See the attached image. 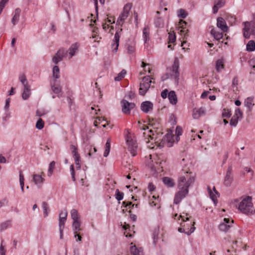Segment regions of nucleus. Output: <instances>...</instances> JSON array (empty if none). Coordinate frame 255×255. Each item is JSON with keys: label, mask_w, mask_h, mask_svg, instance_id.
<instances>
[{"label": "nucleus", "mask_w": 255, "mask_h": 255, "mask_svg": "<svg viewBox=\"0 0 255 255\" xmlns=\"http://www.w3.org/2000/svg\"><path fill=\"white\" fill-rule=\"evenodd\" d=\"M162 181L164 185L168 187H173L174 186V182L173 180L169 177H163L162 178Z\"/></svg>", "instance_id": "7c9ffc66"}, {"label": "nucleus", "mask_w": 255, "mask_h": 255, "mask_svg": "<svg viewBox=\"0 0 255 255\" xmlns=\"http://www.w3.org/2000/svg\"><path fill=\"white\" fill-rule=\"evenodd\" d=\"M234 221L228 218H224L219 225V229L223 232H227L232 228Z\"/></svg>", "instance_id": "1a4fd4ad"}, {"label": "nucleus", "mask_w": 255, "mask_h": 255, "mask_svg": "<svg viewBox=\"0 0 255 255\" xmlns=\"http://www.w3.org/2000/svg\"><path fill=\"white\" fill-rule=\"evenodd\" d=\"M33 180L37 187L40 188L44 181V178L41 175L35 174L33 175Z\"/></svg>", "instance_id": "6ab92c4d"}, {"label": "nucleus", "mask_w": 255, "mask_h": 255, "mask_svg": "<svg viewBox=\"0 0 255 255\" xmlns=\"http://www.w3.org/2000/svg\"><path fill=\"white\" fill-rule=\"evenodd\" d=\"M70 149L73 157H77V158H78V156H80L78 152L77 148L75 145H71L70 146Z\"/></svg>", "instance_id": "de8ad7c7"}, {"label": "nucleus", "mask_w": 255, "mask_h": 255, "mask_svg": "<svg viewBox=\"0 0 255 255\" xmlns=\"http://www.w3.org/2000/svg\"><path fill=\"white\" fill-rule=\"evenodd\" d=\"M31 94L30 86L23 87V90L22 93V98L23 100H27Z\"/></svg>", "instance_id": "393cba45"}, {"label": "nucleus", "mask_w": 255, "mask_h": 255, "mask_svg": "<svg viewBox=\"0 0 255 255\" xmlns=\"http://www.w3.org/2000/svg\"><path fill=\"white\" fill-rule=\"evenodd\" d=\"M80 47L79 42L72 43L67 51V56L69 59L72 58L78 52Z\"/></svg>", "instance_id": "9b49d317"}, {"label": "nucleus", "mask_w": 255, "mask_h": 255, "mask_svg": "<svg viewBox=\"0 0 255 255\" xmlns=\"http://www.w3.org/2000/svg\"><path fill=\"white\" fill-rule=\"evenodd\" d=\"M194 181V177L188 174L186 176H181L178 178L177 183L178 191L175 194L174 204H179L187 196L189 192L188 188Z\"/></svg>", "instance_id": "f257e3e1"}, {"label": "nucleus", "mask_w": 255, "mask_h": 255, "mask_svg": "<svg viewBox=\"0 0 255 255\" xmlns=\"http://www.w3.org/2000/svg\"><path fill=\"white\" fill-rule=\"evenodd\" d=\"M168 39L170 43H174L176 41V36L173 32L168 33Z\"/></svg>", "instance_id": "8fccbe9b"}, {"label": "nucleus", "mask_w": 255, "mask_h": 255, "mask_svg": "<svg viewBox=\"0 0 255 255\" xmlns=\"http://www.w3.org/2000/svg\"><path fill=\"white\" fill-rule=\"evenodd\" d=\"M182 128L179 126H177L175 129V133L177 135V137H176L177 141H178L179 140V136L182 134Z\"/></svg>", "instance_id": "864d4df0"}, {"label": "nucleus", "mask_w": 255, "mask_h": 255, "mask_svg": "<svg viewBox=\"0 0 255 255\" xmlns=\"http://www.w3.org/2000/svg\"><path fill=\"white\" fill-rule=\"evenodd\" d=\"M254 105V97H248L244 101V105L250 111L252 110Z\"/></svg>", "instance_id": "5701e85b"}, {"label": "nucleus", "mask_w": 255, "mask_h": 255, "mask_svg": "<svg viewBox=\"0 0 255 255\" xmlns=\"http://www.w3.org/2000/svg\"><path fill=\"white\" fill-rule=\"evenodd\" d=\"M52 76L55 79H57L60 77V70L58 66H54L52 69Z\"/></svg>", "instance_id": "c9c22d12"}, {"label": "nucleus", "mask_w": 255, "mask_h": 255, "mask_svg": "<svg viewBox=\"0 0 255 255\" xmlns=\"http://www.w3.org/2000/svg\"><path fill=\"white\" fill-rule=\"evenodd\" d=\"M141 66L144 68L145 71H148V73H151V69L149 64H146L142 62Z\"/></svg>", "instance_id": "4d7b16f0"}, {"label": "nucleus", "mask_w": 255, "mask_h": 255, "mask_svg": "<svg viewBox=\"0 0 255 255\" xmlns=\"http://www.w3.org/2000/svg\"><path fill=\"white\" fill-rule=\"evenodd\" d=\"M187 214H185V215H180L179 217L182 218V222L180 223L181 227L178 228V231L180 233H185L186 235L189 236L193 233L195 230V227H194V222H190V225H192V227L189 230V228H186L185 225V222L189 220V218L187 217Z\"/></svg>", "instance_id": "39448f33"}, {"label": "nucleus", "mask_w": 255, "mask_h": 255, "mask_svg": "<svg viewBox=\"0 0 255 255\" xmlns=\"http://www.w3.org/2000/svg\"><path fill=\"white\" fill-rule=\"evenodd\" d=\"M55 165V162L54 161L51 162L49 164L47 173L48 176L50 177L52 175Z\"/></svg>", "instance_id": "79ce46f5"}, {"label": "nucleus", "mask_w": 255, "mask_h": 255, "mask_svg": "<svg viewBox=\"0 0 255 255\" xmlns=\"http://www.w3.org/2000/svg\"><path fill=\"white\" fill-rule=\"evenodd\" d=\"M3 241H2L0 246V255H5L6 250L3 245Z\"/></svg>", "instance_id": "6e6d98bb"}, {"label": "nucleus", "mask_w": 255, "mask_h": 255, "mask_svg": "<svg viewBox=\"0 0 255 255\" xmlns=\"http://www.w3.org/2000/svg\"><path fill=\"white\" fill-rule=\"evenodd\" d=\"M244 24V36L246 38L249 39L250 36L253 35L255 38V14L253 15V20L251 22H245Z\"/></svg>", "instance_id": "20e7f679"}, {"label": "nucleus", "mask_w": 255, "mask_h": 255, "mask_svg": "<svg viewBox=\"0 0 255 255\" xmlns=\"http://www.w3.org/2000/svg\"><path fill=\"white\" fill-rule=\"evenodd\" d=\"M122 112L125 114H129L131 110L135 107V104L133 103L128 102L126 100H123L121 101Z\"/></svg>", "instance_id": "f8f14e48"}, {"label": "nucleus", "mask_w": 255, "mask_h": 255, "mask_svg": "<svg viewBox=\"0 0 255 255\" xmlns=\"http://www.w3.org/2000/svg\"><path fill=\"white\" fill-rule=\"evenodd\" d=\"M70 171L71 172V174L72 176V178L73 181H75V172H74V165H71L70 167Z\"/></svg>", "instance_id": "e2e57ef3"}, {"label": "nucleus", "mask_w": 255, "mask_h": 255, "mask_svg": "<svg viewBox=\"0 0 255 255\" xmlns=\"http://www.w3.org/2000/svg\"><path fill=\"white\" fill-rule=\"evenodd\" d=\"M18 79H19V81L22 84L23 87L30 86L28 84V81H27V80L26 79V78L25 75H24L23 74H20L19 76Z\"/></svg>", "instance_id": "58836bf2"}, {"label": "nucleus", "mask_w": 255, "mask_h": 255, "mask_svg": "<svg viewBox=\"0 0 255 255\" xmlns=\"http://www.w3.org/2000/svg\"><path fill=\"white\" fill-rule=\"evenodd\" d=\"M128 17V15L125 14L123 12H122L121 14L120 15L117 22L119 23V24H123L124 20Z\"/></svg>", "instance_id": "37998d69"}, {"label": "nucleus", "mask_w": 255, "mask_h": 255, "mask_svg": "<svg viewBox=\"0 0 255 255\" xmlns=\"http://www.w3.org/2000/svg\"><path fill=\"white\" fill-rule=\"evenodd\" d=\"M120 36L119 34V32L117 31L114 35V38L112 41L111 44V48L112 51L114 52H116L118 49V47L119 46V41H120Z\"/></svg>", "instance_id": "2eb2a0df"}, {"label": "nucleus", "mask_w": 255, "mask_h": 255, "mask_svg": "<svg viewBox=\"0 0 255 255\" xmlns=\"http://www.w3.org/2000/svg\"><path fill=\"white\" fill-rule=\"evenodd\" d=\"M239 120V119L238 118H236L233 116L230 121V125L231 126L236 127L238 123Z\"/></svg>", "instance_id": "5fc2aeb1"}, {"label": "nucleus", "mask_w": 255, "mask_h": 255, "mask_svg": "<svg viewBox=\"0 0 255 255\" xmlns=\"http://www.w3.org/2000/svg\"><path fill=\"white\" fill-rule=\"evenodd\" d=\"M130 251L133 255H141L142 253L141 249H137L135 245L130 247Z\"/></svg>", "instance_id": "ea45409f"}, {"label": "nucleus", "mask_w": 255, "mask_h": 255, "mask_svg": "<svg viewBox=\"0 0 255 255\" xmlns=\"http://www.w3.org/2000/svg\"><path fill=\"white\" fill-rule=\"evenodd\" d=\"M211 34L214 38L217 40H219L223 38V34L222 32L218 31L217 29L213 28L211 30Z\"/></svg>", "instance_id": "bb28decb"}, {"label": "nucleus", "mask_w": 255, "mask_h": 255, "mask_svg": "<svg viewBox=\"0 0 255 255\" xmlns=\"http://www.w3.org/2000/svg\"><path fill=\"white\" fill-rule=\"evenodd\" d=\"M152 81L150 76H145L143 78L140 83L139 93L140 95L143 96L147 92L151 86Z\"/></svg>", "instance_id": "6e6552de"}, {"label": "nucleus", "mask_w": 255, "mask_h": 255, "mask_svg": "<svg viewBox=\"0 0 255 255\" xmlns=\"http://www.w3.org/2000/svg\"><path fill=\"white\" fill-rule=\"evenodd\" d=\"M74 158L75 163V164L76 166V168L80 169L81 167L80 164V156H78V158H77V157H74Z\"/></svg>", "instance_id": "680f3d73"}, {"label": "nucleus", "mask_w": 255, "mask_h": 255, "mask_svg": "<svg viewBox=\"0 0 255 255\" xmlns=\"http://www.w3.org/2000/svg\"><path fill=\"white\" fill-rule=\"evenodd\" d=\"M80 226H81L80 220L73 221L72 227H73V230L74 233L78 232L81 230Z\"/></svg>", "instance_id": "4c0bfd02"}, {"label": "nucleus", "mask_w": 255, "mask_h": 255, "mask_svg": "<svg viewBox=\"0 0 255 255\" xmlns=\"http://www.w3.org/2000/svg\"><path fill=\"white\" fill-rule=\"evenodd\" d=\"M50 85L52 93L54 94L52 96V98L54 99L56 97L58 98L61 97L62 87L60 86V81L56 79L51 80Z\"/></svg>", "instance_id": "0eeeda50"}, {"label": "nucleus", "mask_w": 255, "mask_h": 255, "mask_svg": "<svg viewBox=\"0 0 255 255\" xmlns=\"http://www.w3.org/2000/svg\"><path fill=\"white\" fill-rule=\"evenodd\" d=\"M168 98L170 103L173 105H175L177 103V97L175 92L174 91H171L168 95Z\"/></svg>", "instance_id": "412c9836"}, {"label": "nucleus", "mask_w": 255, "mask_h": 255, "mask_svg": "<svg viewBox=\"0 0 255 255\" xmlns=\"http://www.w3.org/2000/svg\"><path fill=\"white\" fill-rule=\"evenodd\" d=\"M162 162L158 159H152L150 157L147 162V166L150 169L152 174L162 171Z\"/></svg>", "instance_id": "423d86ee"}, {"label": "nucleus", "mask_w": 255, "mask_h": 255, "mask_svg": "<svg viewBox=\"0 0 255 255\" xmlns=\"http://www.w3.org/2000/svg\"><path fill=\"white\" fill-rule=\"evenodd\" d=\"M224 63L225 61L223 58L216 61L215 68L217 72H221L224 69Z\"/></svg>", "instance_id": "a878e982"}, {"label": "nucleus", "mask_w": 255, "mask_h": 255, "mask_svg": "<svg viewBox=\"0 0 255 255\" xmlns=\"http://www.w3.org/2000/svg\"><path fill=\"white\" fill-rule=\"evenodd\" d=\"M208 190L210 198L216 205L217 203V197L219 196L217 191L216 190L215 187L213 188L214 192H213L210 188H208Z\"/></svg>", "instance_id": "b1692460"}, {"label": "nucleus", "mask_w": 255, "mask_h": 255, "mask_svg": "<svg viewBox=\"0 0 255 255\" xmlns=\"http://www.w3.org/2000/svg\"><path fill=\"white\" fill-rule=\"evenodd\" d=\"M127 50L129 54H132L135 50L134 46L132 45H128L127 47Z\"/></svg>", "instance_id": "0e129e2a"}, {"label": "nucleus", "mask_w": 255, "mask_h": 255, "mask_svg": "<svg viewBox=\"0 0 255 255\" xmlns=\"http://www.w3.org/2000/svg\"><path fill=\"white\" fill-rule=\"evenodd\" d=\"M44 123L41 119H39L36 123V128L38 129H41L44 127Z\"/></svg>", "instance_id": "09e8293b"}, {"label": "nucleus", "mask_w": 255, "mask_h": 255, "mask_svg": "<svg viewBox=\"0 0 255 255\" xmlns=\"http://www.w3.org/2000/svg\"><path fill=\"white\" fill-rule=\"evenodd\" d=\"M180 26L179 28V33L182 36L183 39H186L188 36V29H187L185 27H184V25H186V22L181 20L179 22Z\"/></svg>", "instance_id": "4468645a"}, {"label": "nucleus", "mask_w": 255, "mask_h": 255, "mask_svg": "<svg viewBox=\"0 0 255 255\" xmlns=\"http://www.w3.org/2000/svg\"><path fill=\"white\" fill-rule=\"evenodd\" d=\"M132 4L131 3H127L126 4L123 8V11L122 12L124 13L125 14L128 15V16L129 12L131 8Z\"/></svg>", "instance_id": "a18cd8bd"}, {"label": "nucleus", "mask_w": 255, "mask_h": 255, "mask_svg": "<svg viewBox=\"0 0 255 255\" xmlns=\"http://www.w3.org/2000/svg\"><path fill=\"white\" fill-rule=\"evenodd\" d=\"M178 65L175 64L172 67V72L171 74H166L165 75L162 77V80L164 81L167 79L171 78L174 80L176 83H178L179 72L178 71Z\"/></svg>", "instance_id": "9d476101"}, {"label": "nucleus", "mask_w": 255, "mask_h": 255, "mask_svg": "<svg viewBox=\"0 0 255 255\" xmlns=\"http://www.w3.org/2000/svg\"><path fill=\"white\" fill-rule=\"evenodd\" d=\"M233 180V175L232 174V168L231 167H228L224 178V185L227 187L230 186L232 183Z\"/></svg>", "instance_id": "ddd939ff"}, {"label": "nucleus", "mask_w": 255, "mask_h": 255, "mask_svg": "<svg viewBox=\"0 0 255 255\" xmlns=\"http://www.w3.org/2000/svg\"><path fill=\"white\" fill-rule=\"evenodd\" d=\"M246 50L249 52L255 50V42L254 40H250L246 45Z\"/></svg>", "instance_id": "473e14b6"}, {"label": "nucleus", "mask_w": 255, "mask_h": 255, "mask_svg": "<svg viewBox=\"0 0 255 255\" xmlns=\"http://www.w3.org/2000/svg\"><path fill=\"white\" fill-rule=\"evenodd\" d=\"M123 205L129 209H132L134 206V204H132V203L130 202L124 201Z\"/></svg>", "instance_id": "13d9d810"}, {"label": "nucleus", "mask_w": 255, "mask_h": 255, "mask_svg": "<svg viewBox=\"0 0 255 255\" xmlns=\"http://www.w3.org/2000/svg\"><path fill=\"white\" fill-rule=\"evenodd\" d=\"M71 218L73 220V221H79L80 217L78 214V211L76 209H72L70 212Z\"/></svg>", "instance_id": "e433bc0d"}, {"label": "nucleus", "mask_w": 255, "mask_h": 255, "mask_svg": "<svg viewBox=\"0 0 255 255\" xmlns=\"http://www.w3.org/2000/svg\"><path fill=\"white\" fill-rule=\"evenodd\" d=\"M127 73V72L125 70L123 69L121 72H120L118 76L115 77V80L116 81H121L123 78H124L126 74Z\"/></svg>", "instance_id": "c03bdc74"}, {"label": "nucleus", "mask_w": 255, "mask_h": 255, "mask_svg": "<svg viewBox=\"0 0 255 255\" xmlns=\"http://www.w3.org/2000/svg\"><path fill=\"white\" fill-rule=\"evenodd\" d=\"M10 102V98H7L5 100V103L4 107V109L5 111H8L9 107V104Z\"/></svg>", "instance_id": "052dcab7"}, {"label": "nucleus", "mask_w": 255, "mask_h": 255, "mask_svg": "<svg viewBox=\"0 0 255 255\" xmlns=\"http://www.w3.org/2000/svg\"><path fill=\"white\" fill-rule=\"evenodd\" d=\"M231 116V114L230 113V111L229 110H225L224 109L223 113H222V116L224 118H228L230 117Z\"/></svg>", "instance_id": "bf43d9fd"}, {"label": "nucleus", "mask_w": 255, "mask_h": 255, "mask_svg": "<svg viewBox=\"0 0 255 255\" xmlns=\"http://www.w3.org/2000/svg\"><path fill=\"white\" fill-rule=\"evenodd\" d=\"M205 114L204 109L200 108L193 110L192 117L194 119H198Z\"/></svg>", "instance_id": "4be33fe9"}, {"label": "nucleus", "mask_w": 255, "mask_h": 255, "mask_svg": "<svg viewBox=\"0 0 255 255\" xmlns=\"http://www.w3.org/2000/svg\"><path fill=\"white\" fill-rule=\"evenodd\" d=\"M238 208L241 212L247 215H253L255 213L252 199L250 196H246L243 198L239 203Z\"/></svg>", "instance_id": "f03ea898"}, {"label": "nucleus", "mask_w": 255, "mask_h": 255, "mask_svg": "<svg viewBox=\"0 0 255 255\" xmlns=\"http://www.w3.org/2000/svg\"><path fill=\"white\" fill-rule=\"evenodd\" d=\"M126 141L128 151L132 156H135L138 150V145L136 138L133 135L128 134L126 136Z\"/></svg>", "instance_id": "7ed1b4c3"}, {"label": "nucleus", "mask_w": 255, "mask_h": 255, "mask_svg": "<svg viewBox=\"0 0 255 255\" xmlns=\"http://www.w3.org/2000/svg\"><path fill=\"white\" fill-rule=\"evenodd\" d=\"M168 91L167 89H164L161 93V96L163 99H165L168 97Z\"/></svg>", "instance_id": "69168bd1"}, {"label": "nucleus", "mask_w": 255, "mask_h": 255, "mask_svg": "<svg viewBox=\"0 0 255 255\" xmlns=\"http://www.w3.org/2000/svg\"><path fill=\"white\" fill-rule=\"evenodd\" d=\"M11 226V221L9 220L5 221L0 225V231H3Z\"/></svg>", "instance_id": "2f4dec72"}, {"label": "nucleus", "mask_w": 255, "mask_h": 255, "mask_svg": "<svg viewBox=\"0 0 255 255\" xmlns=\"http://www.w3.org/2000/svg\"><path fill=\"white\" fill-rule=\"evenodd\" d=\"M149 28L148 26L145 27L142 31V37L146 43L149 40Z\"/></svg>", "instance_id": "c85d7f7f"}, {"label": "nucleus", "mask_w": 255, "mask_h": 255, "mask_svg": "<svg viewBox=\"0 0 255 255\" xmlns=\"http://www.w3.org/2000/svg\"><path fill=\"white\" fill-rule=\"evenodd\" d=\"M158 233L157 232H154L153 234V242L154 244H156L158 241Z\"/></svg>", "instance_id": "338daca9"}, {"label": "nucleus", "mask_w": 255, "mask_h": 255, "mask_svg": "<svg viewBox=\"0 0 255 255\" xmlns=\"http://www.w3.org/2000/svg\"><path fill=\"white\" fill-rule=\"evenodd\" d=\"M217 26L223 32H227L228 30L226 22L222 17H220L217 18Z\"/></svg>", "instance_id": "dca6fc26"}, {"label": "nucleus", "mask_w": 255, "mask_h": 255, "mask_svg": "<svg viewBox=\"0 0 255 255\" xmlns=\"http://www.w3.org/2000/svg\"><path fill=\"white\" fill-rule=\"evenodd\" d=\"M111 148V139L110 138L108 139L107 142L106 143L105 150L104 153V156L105 157H107L110 152Z\"/></svg>", "instance_id": "a19ab883"}, {"label": "nucleus", "mask_w": 255, "mask_h": 255, "mask_svg": "<svg viewBox=\"0 0 255 255\" xmlns=\"http://www.w3.org/2000/svg\"><path fill=\"white\" fill-rule=\"evenodd\" d=\"M55 54L57 55V57H59L60 60H62L64 57L67 56V52L64 49H60Z\"/></svg>", "instance_id": "72a5a7b5"}, {"label": "nucleus", "mask_w": 255, "mask_h": 255, "mask_svg": "<svg viewBox=\"0 0 255 255\" xmlns=\"http://www.w3.org/2000/svg\"><path fill=\"white\" fill-rule=\"evenodd\" d=\"M243 113L240 110L239 108H237L235 110V114L233 116L236 118H238V119H241L242 118Z\"/></svg>", "instance_id": "3c124183"}, {"label": "nucleus", "mask_w": 255, "mask_h": 255, "mask_svg": "<svg viewBox=\"0 0 255 255\" xmlns=\"http://www.w3.org/2000/svg\"><path fill=\"white\" fill-rule=\"evenodd\" d=\"M250 66L253 67V68H255V57L252 58L249 61Z\"/></svg>", "instance_id": "774afa93"}, {"label": "nucleus", "mask_w": 255, "mask_h": 255, "mask_svg": "<svg viewBox=\"0 0 255 255\" xmlns=\"http://www.w3.org/2000/svg\"><path fill=\"white\" fill-rule=\"evenodd\" d=\"M177 15L179 17L185 18L187 16V13L184 9H180L177 11Z\"/></svg>", "instance_id": "49530a36"}, {"label": "nucleus", "mask_w": 255, "mask_h": 255, "mask_svg": "<svg viewBox=\"0 0 255 255\" xmlns=\"http://www.w3.org/2000/svg\"><path fill=\"white\" fill-rule=\"evenodd\" d=\"M62 215H63V217H61L59 219V227L64 228L65 222L67 219V212L66 211H62Z\"/></svg>", "instance_id": "c756f323"}, {"label": "nucleus", "mask_w": 255, "mask_h": 255, "mask_svg": "<svg viewBox=\"0 0 255 255\" xmlns=\"http://www.w3.org/2000/svg\"><path fill=\"white\" fill-rule=\"evenodd\" d=\"M124 198V193L119 191L118 189L116 191V198L118 201L122 200Z\"/></svg>", "instance_id": "603ef678"}, {"label": "nucleus", "mask_w": 255, "mask_h": 255, "mask_svg": "<svg viewBox=\"0 0 255 255\" xmlns=\"http://www.w3.org/2000/svg\"><path fill=\"white\" fill-rule=\"evenodd\" d=\"M164 141L166 143L167 146L171 147L174 142V135L171 131L168 132L164 137Z\"/></svg>", "instance_id": "f3484780"}, {"label": "nucleus", "mask_w": 255, "mask_h": 255, "mask_svg": "<svg viewBox=\"0 0 255 255\" xmlns=\"http://www.w3.org/2000/svg\"><path fill=\"white\" fill-rule=\"evenodd\" d=\"M42 208L43 211L44 217H47L50 212V209L48 203L46 202H43L42 203Z\"/></svg>", "instance_id": "f704fd0d"}, {"label": "nucleus", "mask_w": 255, "mask_h": 255, "mask_svg": "<svg viewBox=\"0 0 255 255\" xmlns=\"http://www.w3.org/2000/svg\"><path fill=\"white\" fill-rule=\"evenodd\" d=\"M20 12L21 10L19 8H17L15 9L11 19V23L13 25H16L18 22Z\"/></svg>", "instance_id": "aec40b11"}, {"label": "nucleus", "mask_w": 255, "mask_h": 255, "mask_svg": "<svg viewBox=\"0 0 255 255\" xmlns=\"http://www.w3.org/2000/svg\"><path fill=\"white\" fill-rule=\"evenodd\" d=\"M139 128L143 130H144V131H146L147 130L146 132H143V134L144 135V136L146 137V136H148V137H149L151 139H153L154 138V134H149V133H151L152 132V131L151 130H148V128L146 126H145V125H141V126H139Z\"/></svg>", "instance_id": "cd10ccee"}, {"label": "nucleus", "mask_w": 255, "mask_h": 255, "mask_svg": "<svg viewBox=\"0 0 255 255\" xmlns=\"http://www.w3.org/2000/svg\"><path fill=\"white\" fill-rule=\"evenodd\" d=\"M140 108L142 112L147 113L153 109V104L149 101L143 102L141 104Z\"/></svg>", "instance_id": "a211bd4d"}]
</instances>
